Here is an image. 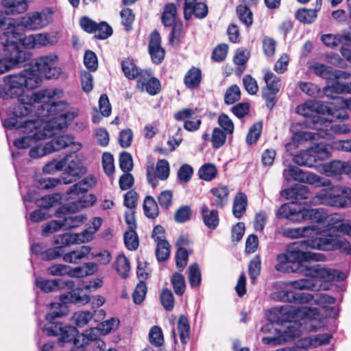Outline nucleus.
Listing matches in <instances>:
<instances>
[{"mask_svg": "<svg viewBox=\"0 0 351 351\" xmlns=\"http://www.w3.org/2000/svg\"><path fill=\"white\" fill-rule=\"evenodd\" d=\"M67 106L68 103L64 101L42 105L29 116L12 115L3 121V125L5 129H15L19 133L26 134L14 142L18 149H25L38 140L56 134L78 116L77 109L61 113Z\"/></svg>", "mask_w": 351, "mask_h": 351, "instance_id": "obj_1", "label": "nucleus"}, {"mask_svg": "<svg viewBox=\"0 0 351 351\" xmlns=\"http://www.w3.org/2000/svg\"><path fill=\"white\" fill-rule=\"evenodd\" d=\"M5 87L0 86V97L3 99L17 97V103L12 109V115L19 117L29 116L34 113V110L42 105L52 104L49 101L63 97L64 92L60 88L43 89L34 93L31 96L25 93V89H33L41 82L36 72L25 69L19 74L10 75L3 79Z\"/></svg>", "mask_w": 351, "mask_h": 351, "instance_id": "obj_2", "label": "nucleus"}, {"mask_svg": "<svg viewBox=\"0 0 351 351\" xmlns=\"http://www.w3.org/2000/svg\"><path fill=\"white\" fill-rule=\"evenodd\" d=\"M329 228L322 231L318 226H307L298 228H289L283 230V236L298 239L306 237L301 242V245L306 248L321 250L341 249L348 254H351V245L339 233L351 237V223L345 220H330Z\"/></svg>", "mask_w": 351, "mask_h": 351, "instance_id": "obj_3", "label": "nucleus"}, {"mask_svg": "<svg viewBox=\"0 0 351 351\" xmlns=\"http://www.w3.org/2000/svg\"><path fill=\"white\" fill-rule=\"evenodd\" d=\"M324 255L308 251H303L297 247L288 250L286 253L280 254L276 257L275 269L285 273H300L305 276L321 277L325 279H332V271L326 270L320 265H311L308 261H322Z\"/></svg>", "mask_w": 351, "mask_h": 351, "instance_id": "obj_4", "label": "nucleus"}, {"mask_svg": "<svg viewBox=\"0 0 351 351\" xmlns=\"http://www.w3.org/2000/svg\"><path fill=\"white\" fill-rule=\"evenodd\" d=\"M324 268L327 271H332L334 275L332 279L328 280L321 277L308 276V277L310 278H301L287 282H279L275 285L276 291L272 293V298L274 300L282 302H299L301 304L308 303L313 299L311 294L306 293H295L291 289L299 290L313 289L316 287L317 280L324 282L341 281L346 277L343 272L339 270Z\"/></svg>", "mask_w": 351, "mask_h": 351, "instance_id": "obj_5", "label": "nucleus"}, {"mask_svg": "<svg viewBox=\"0 0 351 351\" xmlns=\"http://www.w3.org/2000/svg\"><path fill=\"white\" fill-rule=\"evenodd\" d=\"M270 319L278 324L289 323L285 330H289L291 326H297L298 336L303 325L309 331H314L317 327L313 324L314 320L319 317L317 308L308 306H296L293 305H285L275 307L270 311Z\"/></svg>", "mask_w": 351, "mask_h": 351, "instance_id": "obj_6", "label": "nucleus"}, {"mask_svg": "<svg viewBox=\"0 0 351 351\" xmlns=\"http://www.w3.org/2000/svg\"><path fill=\"white\" fill-rule=\"evenodd\" d=\"M12 28L0 39V75L30 59V53L21 47L22 34Z\"/></svg>", "mask_w": 351, "mask_h": 351, "instance_id": "obj_7", "label": "nucleus"}, {"mask_svg": "<svg viewBox=\"0 0 351 351\" xmlns=\"http://www.w3.org/2000/svg\"><path fill=\"white\" fill-rule=\"evenodd\" d=\"M296 112L304 117L311 119L317 132L322 130L323 123L327 114L338 119H346L347 112L344 110L332 111V109L319 101L308 100L296 108Z\"/></svg>", "mask_w": 351, "mask_h": 351, "instance_id": "obj_8", "label": "nucleus"}, {"mask_svg": "<svg viewBox=\"0 0 351 351\" xmlns=\"http://www.w3.org/2000/svg\"><path fill=\"white\" fill-rule=\"evenodd\" d=\"M95 184L96 180L93 176H87L70 187L67 192L68 195H70V198H72L73 196H79L80 195H82V197H78L77 200L68 205L66 208L69 212L75 213L83 208L93 204L96 201V197L92 195H85L84 193L94 186ZM73 199H75V197H73Z\"/></svg>", "mask_w": 351, "mask_h": 351, "instance_id": "obj_9", "label": "nucleus"}, {"mask_svg": "<svg viewBox=\"0 0 351 351\" xmlns=\"http://www.w3.org/2000/svg\"><path fill=\"white\" fill-rule=\"evenodd\" d=\"M315 204L343 208L351 204V189L347 186H336L328 190H322L313 198Z\"/></svg>", "mask_w": 351, "mask_h": 351, "instance_id": "obj_10", "label": "nucleus"}, {"mask_svg": "<svg viewBox=\"0 0 351 351\" xmlns=\"http://www.w3.org/2000/svg\"><path fill=\"white\" fill-rule=\"evenodd\" d=\"M333 119H337V117L328 114V113L327 117L326 119H325V121L323 123L322 130H320V132L315 133L301 131L295 134L293 138L299 142H303L309 140L316 139L318 137H329L331 135V131L339 134H346L350 131V128H348V126L345 124H332V121ZM337 119H339L337 118ZM340 119L343 120L342 119Z\"/></svg>", "mask_w": 351, "mask_h": 351, "instance_id": "obj_11", "label": "nucleus"}, {"mask_svg": "<svg viewBox=\"0 0 351 351\" xmlns=\"http://www.w3.org/2000/svg\"><path fill=\"white\" fill-rule=\"evenodd\" d=\"M282 175L285 180L288 182L293 180L317 186H329L331 184L329 180H323L321 177L315 173L303 171L299 167L291 165L284 169Z\"/></svg>", "mask_w": 351, "mask_h": 351, "instance_id": "obj_12", "label": "nucleus"}, {"mask_svg": "<svg viewBox=\"0 0 351 351\" xmlns=\"http://www.w3.org/2000/svg\"><path fill=\"white\" fill-rule=\"evenodd\" d=\"M57 56L54 54H50L40 57L35 60L34 66H29L31 69L40 75H43L47 79L58 78L61 73V69L56 66Z\"/></svg>", "mask_w": 351, "mask_h": 351, "instance_id": "obj_13", "label": "nucleus"}, {"mask_svg": "<svg viewBox=\"0 0 351 351\" xmlns=\"http://www.w3.org/2000/svg\"><path fill=\"white\" fill-rule=\"evenodd\" d=\"M64 172L62 173V180L64 184H69L80 178L86 172V168L75 153L66 155L63 159Z\"/></svg>", "mask_w": 351, "mask_h": 351, "instance_id": "obj_14", "label": "nucleus"}, {"mask_svg": "<svg viewBox=\"0 0 351 351\" xmlns=\"http://www.w3.org/2000/svg\"><path fill=\"white\" fill-rule=\"evenodd\" d=\"M53 14V11L50 9L30 12L21 19V24L30 30L40 29L52 22Z\"/></svg>", "mask_w": 351, "mask_h": 351, "instance_id": "obj_15", "label": "nucleus"}, {"mask_svg": "<svg viewBox=\"0 0 351 351\" xmlns=\"http://www.w3.org/2000/svg\"><path fill=\"white\" fill-rule=\"evenodd\" d=\"M43 332L49 336H60L59 343L64 346L66 343L72 341L76 333V328L74 326H64L62 323L54 321L48 322L44 327Z\"/></svg>", "mask_w": 351, "mask_h": 351, "instance_id": "obj_16", "label": "nucleus"}, {"mask_svg": "<svg viewBox=\"0 0 351 351\" xmlns=\"http://www.w3.org/2000/svg\"><path fill=\"white\" fill-rule=\"evenodd\" d=\"M177 121H184V128L189 132L197 130L202 124V118L197 113V109L184 108L174 114Z\"/></svg>", "mask_w": 351, "mask_h": 351, "instance_id": "obj_17", "label": "nucleus"}, {"mask_svg": "<svg viewBox=\"0 0 351 351\" xmlns=\"http://www.w3.org/2000/svg\"><path fill=\"white\" fill-rule=\"evenodd\" d=\"M152 75L150 70L142 72L141 77L137 80V86L141 90H145L149 95H154L158 93L160 84L158 80Z\"/></svg>", "mask_w": 351, "mask_h": 351, "instance_id": "obj_18", "label": "nucleus"}, {"mask_svg": "<svg viewBox=\"0 0 351 351\" xmlns=\"http://www.w3.org/2000/svg\"><path fill=\"white\" fill-rule=\"evenodd\" d=\"M148 49L152 62L160 64L164 59L165 51L161 46L160 36L156 30L150 34Z\"/></svg>", "mask_w": 351, "mask_h": 351, "instance_id": "obj_19", "label": "nucleus"}, {"mask_svg": "<svg viewBox=\"0 0 351 351\" xmlns=\"http://www.w3.org/2000/svg\"><path fill=\"white\" fill-rule=\"evenodd\" d=\"M301 205L296 202L286 203L280 206L276 213L278 219H287L293 222H300Z\"/></svg>", "mask_w": 351, "mask_h": 351, "instance_id": "obj_20", "label": "nucleus"}, {"mask_svg": "<svg viewBox=\"0 0 351 351\" xmlns=\"http://www.w3.org/2000/svg\"><path fill=\"white\" fill-rule=\"evenodd\" d=\"M197 0H185L184 15L186 20H189L192 15L199 19L204 18L208 14L207 5Z\"/></svg>", "mask_w": 351, "mask_h": 351, "instance_id": "obj_21", "label": "nucleus"}, {"mask_svg": "<svg viewBox=\"0 0 351 351\" xmlns=\"http://www.w3.org/2000/svg\"><path fill=\"white\" fill-rule=\"evenodd\" d=\"M321 40L326 47L332 49L337 47L341 44L351 47V33L326 34L321 36Z\"/></svg>", "mask_w": 351, "mask_h": 351, "instance_id": "obj_22", "label": "nucleus"}, {"mask_svg": "<svg viewBox=\"0 0 351 351\" xmlns=\"http://www.w3.org/2000/svg\"><path fill=\"white\" fill-rule=\"evenodd\" d=\"M298 337V329L297 326H291L289 330H285L281 335L274 337H264L262 342L264 344L278 346L286 341H289L295 337Z\"/></svg>", "mask_w": 351, "mask_h": 351, "instance_id": "obj_23", "label": "nucleus"}, {"mask_svg": "<svg viewBox=\"0 0 351 351\" xmlns=\"http://www.w3.org/2000/svg\"><path fill=\"white\" fill-rule=\"evenodd\" d=\"M323 209L305 208L301 206L300 211V222L309 220L313 223H321L326 218Z\"/></svg>", "mask_w": 351, "mask_h": 351, "instance_id": "obj_24", "label": "nucleus"}, {"mask_svg": "<svg viewBox=\"0 0 351 351\" xmlns=\"http://www.w3.org/2000/svg\"><path fill=\"white\" fill-rule=\"evenodd\" d=\"M90 247L82 245L75 250L64 254L62 258L66 263L77 264L85 258L90 259L88 256L90 254Z\"/></svg>", "mask_w": 351, "mask_h": 351, "instance_id": "obj_25", "label": "nucleus"}, {"mask_svg": "<svg viewBox=\"0 0 351 351\" xmlns=\"http://www.w3.org/2000/svg\"><path fill=\"white\" fill-rule=\"evenodd\" d=\"M23 36V34H22ZM50 43V36L48 34H38L22 38L21 47L25 45L29 48H37L45 46Z\"/></svg>", "mask_w": 351, "mask_h": 351, "instance_id": "obj_26", "label": "nucleus"}, {"mask_svg": "<svg viewBox=\"0 0 351 351\" xmlns=\"http://www.w3.org/2000/svg\"><path fill=\"white\" fill-rule=\"evenodd\" d=\"M200 210L205 226L211 230L216 229L219 223L218 212L216 210H209L205 204L201 206Z\"/></svg>", "mask_w": 351, "mask_h": 351, "instance_id": "obj_27", "label": "nucleus"}, {"mask_svg": "<svg viewBox=\"0 0 351 351\" xmlns=\"http://www.w3.org/2000/svg\"><path fill=\"white\" fill-rule=\"evenodd\" d=\"M213 197L211 198V205L223 208L228 202L229 190L226 186H219L211 189Z\"/></svg>", "mask_w": 351, "mask_h": 351, "instance_id": "obj_28", "label": "nucleus"}, {"mask_svg": "<svg viewBox=\"0 0 351 351\" xmlns=\"http://www.w3.org/2000/svg\"><path fill=\"white\" fill-rule=\"evenodd\" d=\"M322 0H317V5L315 9H299L295 12V18L301 23H311L317 18V12L320 10Z\"/></svg>", "mask_w": 351, "mask_h": 351, "instance_id": "obj_29", "label": "nucleus"}, {"mask_svg": "<svg viewBox=\"0 0 351 351\" xmlns=\"http://www.w3.org/2000/svg\"><path fill=\"white\" fill-rule=\"evenodd\" d=\"M1 3L7 14L23 13L28 8L27 0H2Z\"/></svg>", "mask_w": 351, "mask_h": 351, "instance_id": "obj_30", "label": "nucleus"}, {"mask_svg": "<svg viewBox=\"0 0 351 351\" xmlns=\"http://www.w3.org/2000/svg\"><path fill=\"white\" fill-rule=\"evenodd\" d=\"M317 160H324L331 155L332 147L324 142H319L309 148Z\"/></svg>", "mask_w": 351, "mask_h": 351, "instance_id": "obj_31", "label": "nucleus"}, {"mask_svg": "<svg viewBox=\"0 0 351 351\" xmlns=\"http://www.w3.org/2000/svg\"><path fill=\"white\" fill-rule=\"evenodd\" d=\"M47 149L50 153L64 149L72 143V136L71 135H62L53 138L49 142L46 143Z\"/></svg>", "mask_w": 351, "mask_h": 351, "instance_id": "obj_32", "label": "nucleus"}, {"mask_svg": "<svg viewBox=\"0 0 351 351\" xmlns=\"http://www.w3.org/2000/svg\"><path fill=\"white\" fill-rule=\"evenodd\" d=\"M202 80L201 70L196 67L190 69L184 76V82L186 87L194 88L197 87Z\"/></svg>", "mask_w": 351, "mask_h": 351, "instance_id": "obj_33", "label": "nucleus"}, {"mask_svg": "<svg viewBox=\"0 0 351 351\" xmlns=\"http://www.w3.org/2000/svg\"><path fill=\"white\" fill-rule=\"evenodd\" d=\"M121 66L125 76L130 80L135 78L138 80L139 77H141V73L144 71L143 70H139L134 61L130 59L123 60Z\"/></svg>", "mask_w": 351, "mask_h": 351, "instance_id": "obj_34", "label": "nucleus"}, {"mask_svg": "<svg viewBox=\"0 0 351 351\" xmlns=\"http://www.w3.org/2000/svg\"><path fill=\"white\" fill-rule=\"evenodd\" d=\"M293 160L294 162L298 165L308 167H313L316 162L315 158L311 152H310L309 148L295 155Z\"/></svg>", "mask_w": 351, "mask_h": 351, "instance_id": "obj_35", "label": "nucleus"}, {"mask_svg": "<svg viewBox=\"0 0 351 351\" xmlns=\"http://www.w3.org/2000/svg\"><path fill=\"white\" fill-rule=\"evenodd\" d=\"M247 206V197L243 193H239L234 197L232 207V213L236 218H241L245 212Z\"/></svg>", "mask_w": 351, "mask_h": 351, "instance_id": "obj_36", "label": "nucleus"}, {"mask_svg": "<svg viewBox=\"0 0 351 351\" xmlns=\"http://www.w3.org/2000/svg\"><path fill=\"white\" fill-rule=\"evenodd\" d=\"M323 171L327 176L335 177L343 173V162L333 160L330 162L324 164L321 167Z\"/></svg>", "mask_w": 351, "mask_h": 351, "instance_id": "obj_37", "label": "nucleus"}, {"mask_svg": "<svg viewBox=\"0 0 351 351\" xmlns=\"http://www.w3.org/2000/svg\"><path fill=\"white\" fill-rule=\"evenodd\" d=\"M177 19V8L173 3H168L164 8L161 16L162 23L165 26H171Z\"/></svg>", "mask_w": 351, "mask_h": 351, "instance_id": "obj_38", "label": "nucleus"}, {"mask_svg": "<svg viewBox=\"0 0 351 351\" xmlns=\"http://www.w3.org/2000/svg\"><path fill=\"white\" fill-rule=\"evenodd\" d=\"M178 330L181 342L186 344L189 341L190 335L189 322L186 316H180L178 322Z\"/></svg>", "mask_w": 351, "mask_h": 351, "instance_id": "obj_39", "label": "nucleus"}, {"mask_svg": "<svg viewBox=\"0 0 351 351\" xmlns=\"http://www.w3.org/2000/svg\"><path fill=\"white\" fill-rule=\"evenodd\" d=\"M145 215L150 218L155 219L158 216L159 209L156 200L151 196H147L143 202Z\"/></svg>", "mask_w": 351, "mask_h": 351, "instance_id": "obj_40", "label": "nucleus"}, {"mask_svg": "<svg viewBox=\"0 0 351 351\" xmlns=\"http://www.w3.org/2000/svg\"><path fill=\"white\" fill-rule=\"evenodd\" d=\"M264 81L266 83V87L263 90L274 91L278 93L281 86L280 79L270 71L265 72L264 75Z\"/></svg>", "mask_w": 351, "mask_h": 351, "instance_id": "obj_41", "label": "nucleus"}, {"mask_svg": "<svg viewBox=\"0 0 351 351\" xmlns=\"http://www.w3.org/2000/svg\"><path fill=\"white\" fill-rule=\"evenodd\" d=\"M228 134L224 131H222L219 128H215L213 130L212 134L210 136V142L214 149L221 148L226 141Z\"/></svg>", "mask_w": 351, "mask_h": 351, "instance_id": "obj_42", "label": "nucleus"}, {"mask_svg": "<svg viewBox=\"0 0 351 351\" xmlns=\"http://www.w3.org/2000/svg\"><path fill=\"white\" fill-rule=\"evenodd\" d=\"M86 220V217L83 215H66L62 219L63 228L64 229H71L81 226Z\"/></svg>", "mask_w": 351, "mask_h": 351, "instance_id": "obj_43", "label": "nucleus"}, {"mask_svg": "<svg viewBox=\"0 0 351 351\" xmlns=\"http://www.w3.org/2000/svg\"><path fill=\"white\" fill-rule=\"evenodd\" d=\"M62 197L59 193L46 195L37 200V205L44 210L53 207L60 202Z\"/></svg>", "mask_w": 351, "mask_h": 351, "instance_id": "obj_44", "label": "nucleus"}, {"mask_svg": "<svg viewBox=\"0 0 351 351\" xmlns=\"http://www.w3.org/2000/svg\"><path fill=\"white\" fill-rule=\"evenodd\" d=\"M58 280H44L42 278H38L35 280L36 285L44 292H51L56 291L59 287Z\"/></svg>", "mask_w": 351, "mask_h": 351, "instance_id": "obj_45", "label": "nucleus"}, {"mask_svg": "<svg viewBox=\"0 0 351 351\" xmlns=\"http://www.w3.org/2000/svg\"><path fill=\"white\" fill-rule=\"evenodd\" d=\"M124 243L129 250H135L139 245L138 237L136 230H128L124 233Z\"/></svg>", "mask_w": 351, "mask_h": 351, "instance_id": "obj_46", "label": "nucleus"}, {"mask_svg": "<svg viewBox=\"0 0 351 351\" xmlns=\"http://www.w3.org/2000/svg\"><path fill=\"white\" fill-rule=\"evenodd\" d=\"M202 280L201 271L197 263H193L189 267V281L191 287H198Z\"/></svg>", "mask_w": 351, "mask_h": 351, "instance_id": "obj_47", "label": "nucleus"}, {"mask_svg": "<svg viewBox=\"0 0 351 351\" xmlns=\"http://www.w3.org/2000/svg\"><path fill=\"white\" fill-rule=\"evenodd\" d=\"M298 86L300 90L308 96L317 97L321 94L320 88L313 83L300 82Z\"/></svg>", "mask_w": 351, "mask_h": 351, "instance_id": "obj_48", "label": "nucleus"}, {"mask_svg": "<svg viewBox=\"0 0 351 351\" xmlns=\"http://www.w3.org/2000/svg\"><path fill=\"white\" fill-rule=\"evenodd\" d=\"M66 308L64 305L58 302L52 303L50 312L46 315V320L47 322L54 321L56 318L66 315Z\"/></svg>", "mask_w": 351, "mask_h": 351, "instance_id": "obj_49", "label": "nucleus"}, {"mask_svg": "<svg viewBox=\"0 0 351 351\" xmlns=\"http://www.w3.org/2000/svg\"><path fill=\"white\" fill-rule=\"evenodd\" d=\"M116 269L117 273L123 278H125L130 270V262L123 254H119L117 258Z\"/></svg>", "mask_w": 351, "mask_h": 351, "instance_id": "obj_50", "label": "nucleus"}, {"mask_svg": "<svg viewBox=\"0 0 351 351\" xmlns=\"http://www.w3.org/2000/svg\"><path fill=\"white\" fill-rule=\"evenodd\" d=\"M93 318V314L90 311H78L72 317L73 322L78 327L85 326Z\"/></svg>", "mask_w": 351, "mask_h": 351, "instance_id": "obj_51", "label": "nucleus"}, {"mask_svg": "<svg viewBox=\"0 0 351 351\" xmlns=\"http://www.w3.org/2000/svg\"><path fill=\"white\" fill-rule=\"evenodd\" d=\"M261 267V261L259 256H255L250 262L248 271L252 283H254L256 279L260 274Z\"/></svg>", "mask_w": 351, "mask_h": 351, "instance_id": "obj_52", "label": "nucleus"}, {"mask_svg": "<svg viewBox=\"0 0 351 351\" xmlns=\"http://www.w3.org/2000/svg\"><path fill=\"white\" fill-rule=\"evenodd\" d=\"M237 13L240 21L246 26L252 24V12L248 7L245 5H239L237 7Z\"/></svg>", "mask_w": 351, "mask_h": 351, "instance_id": "obj_53", "label": "nucleus"}, {"mask_svg": "<svg viewBox=\"0 0 351 351\" xmlns=\"http://www.w3.org/2000/svg\"><path fill=\"white\" fill-rule=\"evenodd\" d=\"M217 168L213 164L204 165L199 170V176L201 179L210 181L217 176Z\"/></svg>", "mask_w": 351, "mask_h": 351, "instance_id": "obj_54", "label": "nucleus"}, {"mask_svg": "<svg viewBox=\"0 0 351 351\" xmlns=\"http://www.w3.org/2000/svg\"><path fill=\"white\" fill-rule=\"evenodd\" d=\"M169 164L165 159L159 160L156 163L155 174L161 180H165L169 176Z\"/></svg>", "mask_w": 351, "mask_h": 351, "instance_id": "obj_55", "label": "nucleus"}, {"mask_svg": "<svg viewBox=\"0 0 351 351\" xmlns=\"http://www.w3.org/2000/svg\"><path fill=\"white\" fill-rule=\"evenodd\" d=\"M171 283L175 293L178 295H182L186 288L185 279L183 275L179 273L174 274L171 278Z\"/></svg>", "mask_w": 351, "mask_h": 351, "instance_id": "obj_56", "label": "nucleus"}, {"mask_svg": "<svg viewBox=\"0 0 351 351\" xmlns=\"http://www.w3.org/2000/svg\"><path fill=\"white\" fill-rule=\"evenodd\" d=\"M241 98V90L237 85L230 86L226 91L224 101L226 104H232Z\"/></svg>", "mask_w": 351, "mask_h": 351, "instance_id": "obj_57", "label": "nucleus"}, {"mask_svg": "<svg viewBox=\"0 0 351 351\" xmlns=\"http://www.w3.org/2000/svg\"><path fill=\"white\" fill-rule=\"evenodd\" d=\"M217 123L219 128L228 134H232L234 132V125L231 119L226 114H221L218 117Z\"/></svg>", "mask_w": 351, "mask_h": 351, "instance_id": "obj_58", "label": "nucleus"}, {"mask_svg": "<svg viewBox=\"0 0 351 351\" xmlns=\"http://www.w3.org/2000/svg\"><path fill=\"white\" fill-rule=\"evenodd\" d=\"M263 129V124L261 122L255 123L249 130L246 137V142L247 144H253L256 143L259 138Z\"/></svg>", "mask_w": 351, "mask_h": 351, "instance_id": "obj_59", "label": "nucleus"}, {"mask_svg": "<svg viewBox=\"0 0 351 351\" xmlns=\"http://www.w3.org/2000/svg\"><path fill=\"white\" fill-rule=\"evenodd\" d=\"M160 302L167 311H171L174 306V297L171 290L163 289L160 295Z\"/></svg>", "mask_w": 351, "mask_h": 351, "instance_id": "obj_60", "label": "nucleus"}, {"mask_svg": "<svg viewBox=\"0 0 351 351\" xmlns=\"http://www.w3.org/2000/svg\"><path fill=\"white\" fill-rule=\"evenodd\" d=\"M95 36L99 39H106L112 34V27L106 22H101L97 23V27L95 32H94Z\"/></svg>", "mask_w": 351, "mask_h": 351, "instance_id": "obj_61", "label": "nucleus"}, {"mask_svg": "<svg viewBox=\"0 0 351 351\" xmlns=\"http://www.w3.org/2000/svg\"><path fill=\"white\" fill-rule=\"evenodd\" d=\"M170 254L169 244L167 241L157 243L156 256L158 261H166Z\"/></svg>", "mask_w": 351, "mask_h": 351, "instance_id": "obj_62", "label": "nucleus"}, {"mask_svg": "<svg viewBox=\"0 0 351 351\" xmlns=\"http://www.w3.org/2000/svg\"><path fill=\"white\" fill-rule=\"evenodd\" d=\"M335 298L325 293H317L313 295V299L309 302L315 303L324 308L328 307V305L334 304Z\"/></svg>", "mask_w": 351, "mask_h": 351, "instance_id": "obj_63", "label": "nucleus"}, {"mask_svg": "<svg viewBox=\"0 0 351 351\" xmlns=\"http://www.w3.org/2000/svg\"><path fill=\"white\" fill-rule=\"evenodd\" d=\"M149 341L156 346H160L163 343V335L162 330L158 326H153L149 334Z\"/></svg>", "mask_w": 351, "mask_h": 351, "instance_id": "obj_64", "label": "nucleus"}]
</instances>
